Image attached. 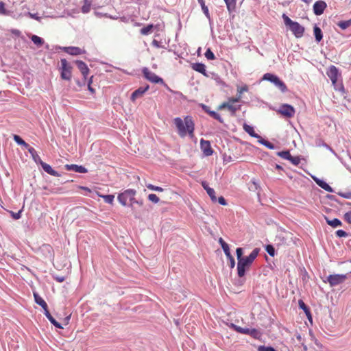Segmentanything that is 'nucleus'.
I'll return each instance as SVG.
<instances>
[{
	"label": "nucleus",
	"instance_id": "nucleus-43",
	"mask_svg": "<svg viewBox=\"0 0 351 351\" xmlns=\"http://www.w3.org/2000/svg\"><path fill=\"white\" fill-rule=\"evenodd\" d=\"M5 5V3L3 1H0V14L8 16L10 14V11L7 10Z\"/></svg>",
	"mask_w": 351,
	"mask_h": 351
},
{
	"label": "nucleus",
	"instance_id": "nucleus-46",
	"mask_svg": "<svg viewBox=\"0 0 351 351\" xmlns=\"http://www.w3.org/2000/svg\"><path fill=\"white\" fill-rule=\"evenodd\" d=\"M282 19L284 21V23L287 27H290L295 21H292L288 16H287L285 14H282Z\"/></svg>",
	"mask_w": 351,
	"mask_h": 351
},
{
	"label": "nucleus",
	"instance_id": "nucleus-22",
	"mask_svg": "<svg viewBox=\"0 0 351 351\" xmlns=\"http://www.w3.org/2000/svg\"><path fill=\"white\" fill-rule=\"evenodd\" d=\"M191 66L194 71L202 73L204 76H208L206 73V66L204 64L200 62H195L192 63Z\"/></svg>",
	"mask_w": 351,
	"mask_h": 351
},
{
	"label": "nucleus",
	"instance_id": "nucleus-39",
	"mask_svg": "<svg viewBox=\"0 0 351 351\" xmlns=\"http://www.w3.org/2000/svg\"><path fill=\"white\" fill-rule=\"evenodd\" d=\"M277 156L279 157L284 158L285 160H289V158L291 157V154L289 150H284L281 152H278L276 153Z\"/></svg>",
	"mask_w": 351,
	"mask_h": 351
},
{
	"label": "nucleus",
	"instance_id": "nucleus-23",
	"mask_svg": "<svg viewBox=\"0 0 351 351\" xmlns=\"http://www.w3.org/2000/svg\"><path fill=\"white\" fill-rule=\"evenodd\" d=\"M298 306L299 308L302 309L304 312L305 313L308 319L311 322H312V314L311 312V310L309 307L302 300H298Z\"/></svg>",
	"mask_w": 351,
	"mask_h": 351
},
{
	"label": "nucleus",
	"instance_id": "nucleus-17",
	"mask_svg": "<svg viewBox=\"0 0 351 351\" xmlns=\"http://www.w3.org/2000/svg\"><path fill=\"white\" fill-rule=\"evenodd\" d=\"M155 191L163 193V194L161 195L160 197H158L155 195V204L158 203L160 199H168L169 195L171 194V191L169 188L162 189L160 186H155Z\"/></svg>",
	"mask_w": 351,
	"mask_h": 351
},
{
	"label": "nucleus",
	"instance_id": "nucleus-35",
	"mask_svg": "<svg viewBox=\"0 0 351 351\" xmlns=\"http://www.w3.org/2000/svg\"><path fill=\"white\" fill-rule=\"evenodd\" d=\"M199 4L200 5L202 10L204 14L208 19H210V14L208 7L205 5L204 0H197Z\"/></svg>",
	"mask_w": 351,
	"mask_h": 351
},
{
	"label": "nucleus",
	"instance_id": "nucleus-53",
	"mask_svg": "<svg viewBox=\"0 0 351 351\" xmlns=\"http://www.w3.org/2000/svg\"><path fill=\"white\" fill-rule=\"evenodd\" d=\"M31 19H35L38 22H41V17L38 16V13L27 12V14Z\"/></svg>",
	"mask_w": 351,
	"mask_h": 351
},
{
	"label": "nucleus",
	"instance_id": "nucleus-44",
	"mask_svg": "<svg viewBox=\"0 0 351 351\" xmlns=\"http://www.w3.org/2000/svg\"><path fill=\"white\" fill-rule=\"evenodd\" d=\"M154 28L153 24H149L146 27L141 29V33L143 35H147L152 32V29Z\"/></svg>",
	"mask_w": 351,
	"mask_h": 351
},
{
	"label": "nucleus",
	"instance_id": "nucleus-34",
	"mask_svg": "<svg viewBox=\"0 0 351 351\" xmlns=\"http://www.w3.org/2000/svg\"><path fill=\"white\" fill-rule=\"evenodd\" d=\"M31 40L37 47H41L44 44L43 38L36 35H32L31 36Z\"/></svg>",
	"mask_w": 351,
	"mask_h": 351
},
{
	"label": "nucleus",
	"instance_id": "nucleus-54",
	"mask_svg": "<svg viewBox=\"0 0 351 351\" xmlns=\"http://www.w3.org/2000/svg\"><path fill=\"white\" fill-rule=\"evenodd\" d=\"M236 254H237V261H239V259H241L243 257V248L237 247L236 250Z\"/></svg>",
	"mask_w": 351,
	"mask_h": 351
},
{
	"label": "nucleus",
	"instance_id": "nucleus-58",
	"mask_svg": "<svg viewBox=\"0 0 351 351\" xmlns=\"http://www.w3.org/2000/svg\"><path fill=\"white\" fill-rule=\"evenodd\" d=\"M241 96L238 95L237 97H230L228 101L230 104H233L234 103L239 102L241 99Z\"/></svg>",
	"mask_w": 351,
	"mask_h": 351
},
{
	"label": "nucleus",
	"instance_id": "nucleus-15",
	"mask_svg": "<svg viewBox=\"0 0 351 351\" xmlns=\"http://www.w3.org/2000/svg\"><path fill=\"white\" fill-rule=\"evenodd\" d=\"M238 332L245 335H249L254 339H259L261 332L256 328H237Z\"/></svg>",
	"mask_w": 351,
	"mask_h": 351
},
{
	"label": "nucleus",
	"instance_id": "nucleus-1",
	"mask_svg": "<svg viewBox=\"0 0 351 351\" xmlns=\"http://www.w3.org/2000/svg\"><path fill=\"white\" fill-rule=\"evenodd\" d=\"M173 123L180 137H184L187 134L190 137L194 136L195 123L191 116L185 117L184 120L180 117H176L174 119Z\"/></svg>",
	"mask_w": 351,
	"mask_h": 351
},
{
	"label": "nucleus",
	"instance_id": "nucleus-30",
	"mask_svg": "<svg viewBox=\"0 0 351 351\" xmlns=\"http://www.w3.org/2000/svg\"><path fill=\"white\" fill-rule=\"evenodd\" d=\"M258 142L269 149H275L276 147L273 143L262 138L261 136V138L258 140Z\"/></svg>",
	"mask_w": 351,
	"mask_h": 351
},
{
	"label": "nucleus",
	"instance_id": "nucleus-64",
	"mask_svg": "<svg viewBox=\"0 0 351 351\" xmlns=\"http://www.w3.org/2000/svg\"><path fill=\"white\" fill-rule=\"evenodd\" d=\"M86 80H84V79L83 80V81H82V82H80V81H79V80H77V85H78L80 87H82V86H84V85L86 84Z\"/></svg>",
	"mask_w": 351,
	"mask_h": 351
},
{
	"label": "nucleus",
	"instance_id": "nucleus-8",
	"mask_svg": "<svg viewBox=\"0 0 351 351\" xmlns=\"http://www.w3.org/2000/svg\"><path fill=\"white\" fill-rule=\"evenodd\" d=\"M277 112L286 118H291L295 113L293 106L287 104H282Z\"/></svg>",
	"mask_w": 351,
	"mask_h": 351
},
{
	"label": "nucleus",
	"instance_id": "nucleus-62",
	"mask_svg": "<svg viewBox=\"0 0 351 351\" xmlns=\"http://www.w3.org/2000/svg\"><path fill=\"white\" fill-rule=\"evenodd\" d=\"M199 106H200V107L202 108V110H203L205 112H206L207 114H208V112H210V110L209 106H206V105H205V104H199Z\"/></svg>",
	"mask_w": 351,
	"mask_h": 351
},
{
	"label": "nucleus",
	"instance_id": "nucleus-61",
	"mask_svg": "<svg viewBox=\"0 0 351 351\" xmlns=\"http://www.w3.org/2000/svg\"><path fill=\"white\" fill-rule=\"evenodd\" d=\"M53 278L58 282H62L65 280V276H53Z\"/></svg>",
	"mask_w": 351,
	"mask_h": 351
},
{
	"label": "nucleus",
	"instance_id": "nucleus-63",
	"mask_svg": "<svg viewBox=\"0 0 351 351\" xmlns=\"http://www.w3.org/2000/svg\"><path fill=\"white\" fill-rule=\"evenodd\" d=\"M11 33H12L13 35H14V36H18V37H19V36H21V31H20V30H19V29H11Z\"/></svg>",
	"mask_w": 351,
	"mask_h": 351
},
{
	"label": "nucleus",
	"instance_id": "nucleus-2",
	"mask_svg": "<svg viewBox=\"0 0 351 351\" xmlns=\"http://www.w3.org/2000/svg\"><path fill=\"white\" fill-rule=\"evenodd\" d=\"M260 249L254 248L247 256L239 259L237 263V274L241 278L245 275L246 270L250 268L254 261L258 255Z\"/></svg>",
	"mask_w": 351,
	"mask_h": 351
},
{
	"label": "nucleus",
	"instance_id": "nucleus-13",
	"mask_svg": "<svg viewBox=\"0 0 351 351\" xmlns=\"http://www.w3.org/2000/svg\"><path fill=\"white\" fill-rule=\"evenodd\" d=\"M326 74L333 84L337 82L338 75L339 73L338 69L335 66H330L328 69V71H326Z\"/></svg>",
	"mask_w": 351,
	"mask_h": 351
},
{
	"label": "nucleus",
	"instance_id": "nucleus-50",
	"mask_svg": "<svg viewBox=\"0 0 351 351\" xmlns=\"http://www.w3.org/2000/svg\"><path fill=\"white\" fill-rule=\"evenodd\" d=\"M225 255L226 256L227 258L230 261V268H234V266H235V261H234V257L232 256L231 253L229 252L228 254H225Z\"/></svg>",
	"mask_w": 351,
	"mask_h": 351
},
{
	"label": "nucleus",
	"instance_id": "nucleus-25",
	"mask_svg": "<svg viewBox=\"0 0 351 351\" xmlns=\"http://www.w3.org/2000/svg\"><path fill=\"white\" fill-rule=\"evenodd\" d=\"M243 128L245 132H247L250 136L258 138V140L261 138V136L254 132V128L252 126L247 125V123H244Z\"/></svg>",
	"mask_w": 351,
	"mask_h": 351
},
{
	"label": "nucleus",
	"instance_id": "nucleus-31",
	"mask_svg": "<svg viewBox=\"0 0 351 351\" xmlns=\"http://www.w3.org/2000/svg\"><path fill=\"white\" fill-rule=\"evenodd\" d=\"M227 9L230 12L235 10L237 0H224Z\"/></svg>",
	"mask_w": 351,
	"mask_h": 351
},
{
	"label": "nucleus",
	"instance_id": "nucleus-4",
	"mask_svg": "<svg viewBox=\"0 0 351 351\" xmlns=\"http://www.w3.org/2000/svg\"><path fill=\"white\" fill-rule=\"evenodd\" d=\"M61 66L59 68L60 78L65 81H71L72 77L73 66L68 61L63 58L60 60Z\"/></svg>",
	"mask_w": 351,
	"mask_h": 351
},
{
	"label": "nucleus",
	"instance_id": "nucleus-12",
	"mask_svg": "<svg viewBox=\"0 0 351 351\" xmlns=\"http://www.w3.org/2000/svg\"><path fill=\"white\" fill-rule=\"evenodd\" d=\"M200 147L203 152L204 155L206 156H210L213 153L210 143L208 141L202 138L200 140Z\"/></svg>",
	"mask_w": 351,
	"mask_h": 351
},
{
	"label": "nucleus",
	"instance_id": "nucleus-29",
	"mask_svg": "<svg viewBox=\"0 0 351 351\" xmlns=\"http://www.w3.org/2000/svg\"><path fill=\"white\" fill-rule=\"evenodd\" d=\"M69 54L72 56H77L85 53V50L78 47H69Z\"/></svg>",
	"mask_w": 351,
	"mask_h": 351
},
{
	"label": "nucleus",
	"instance_id": "nucleus-48",
	"mask_svg": "<svg viewBox=\"0 0 351 351\" xmlns=\"http://www.w3.org/2000/svg\"><path fill=\"white\" fill-rule=\"evenodd\" d=\"M258 351H277L271 346H259L257 348Z\"/></svg>",
	"mask_w": 351,
	"mask_h": 351
},
{
	"label": "nucleus",
	"instance_id": "nucleus-11",
	"mask_svg": "<svg viewBox=\"0 0 351 351\" xmlns=\"http://www.w3.org/2000/svg\"><path fill=\"white\" fill-rule=\"evenodd\" d=\"M327 7V4L324 1L319 0L315 2L313 10L315 15L319 16L322 14Z\"/></svg>",
	"mask_w": 351,
	"mask_h": 351
},
{
	"label": "nucleus",
	"instance_id": "nucleus-60",
	"mask_svg": "<svg viewBox=\"0 0 351 351\" xmlns=\"http://www.w3.org/2000/svg\"><path fill=\"white\" fill-rule=\"evenodd\" d=\"M162 24H160L159 23L155 24V36L158 35L157 32L160 30H162Z\"/></svg>",
	"mask_w": 351,
	"mask_h": 351
},
{
	"label": "nucleus",
	"instance_id": "nucleus-47",
	"mask_svg": "<svg viewBox=\"0 0 351 351\" xmlns=\"http://www.w3.org/2000/svg\"><path fill=\"white\" fill-rule=\"evenodd\" d=\"M288 160L290 161L294 165H298L300 162L301 159L300 156L294 157L291 155V157L289 158Z\"/></svg>",
	"mask_w": 351,
	"mask_h": 351
},
{
	"label": "nucleus",
	"instance_id": "nucleus-26",
	"mask_svg": "<svg viewBox=\"0 0 351 351\" xmlns=\"http://www.w3.org/2000/svg\"><path fill=\"white\" fill-rule=\"evenodd\" d=\"M313 34L315 36V41L317 43H319L323 38V33L320 27H319L317 25H315L313 27Z\"/></svg>",
	"mask_w": 351,
	"mask_h": 351
},
{
	"label": "nucleus",
	"instance_id": "nucleus-55",
	"mask_svg": "<svg viewBox=\"0 0 351 351\" xmlns=\"http://www.w3.org/2000/svg\"><path fill=\"white\" fill-rule=\"evenodd\" d=\"M247 90H248V86L245 84L241 87L237 88V92H238L239 95H240V96H241L242 93H243L244 92H247Z\"/></svg>",
	"mask_w": 351,
	"mask_h": 351
},
{
	"label": "nucleus",
	"instance_id": "nucleus-7",
	"mask_svg": "<svg viewBox=\"0 0 351 351\" xmlns=\"http://www.w3.org/2000/svg\"><path fill=\"white\" fill-rule=\"evenodd\" d=\"M349 274H330L327 276L324 282H328L330 287H335L342 284L348 278Z\"/></svg>",
	"mask_w": 351,
	"mask_h": 351
},
{
	"label": "nucleus",
	"instance_id": "nucleus-52",
	"mask_svg": "<svg viewBox=\"0 0 351 351\" xmlns=\"http://www.w3.org/2000/svg\"><path fill=\"white\" fill-rule=\"evenodd\" d=\"M335 234L337 237H347L348 236V234L343 230H337Z\"/></svg>",
	"mask_w": 351,
	"mask_h": 351
},
{
	"label": "nucleus",
	"instance_id": "nucleus-14",
	"mask_svg": "<svg viewBox=\"0 0 351 351\" xmlns=\"http://www.w3.org/2000/svg\"><path fill=\"white\" fill-rule=\"evenodd\" d=\"M74 62L76 64L77 69L81 72L82 75H83V78H84V80H86L88 75L89 74L90 72V70L87 64L82 60H75Z\"/></svg>",
	"mask_w": 351,
	"mask_h": 351
},
{
	"label": "nucleus",
	"instance_id": "nucleus-10",
	"mask_svg": "<svg viewBox=\"0 0 351 351\" xmlns=\"http://www.w3.org/2000/svg\"><path fill=\"white\" fill-rule=\"evenodd\" d=\"M241 105H233L229 102H223L220 106H219L218 110L227 108L230 112L231 116L234 117L236 115L237 111L241 110Z\"/></svg>",
	"mask_w": 351,
	"mask_h": 351
},
{
	"label": "nucleus",
	"instance_id": "nucleus-51",
	"mask_svg": "<svg viewBox=\"0 0 351 351\" xmlns=\"http://www.w3.org/2000/svg\"><path fill=\"white\" fill-rule=\"evenodd\" d=\"M85 4L82 8V12L83 13H88L90 10V3H88V0H84Z\"/></svg>",
	"mask_w": 351,
	"mask_h": 351
},
{
	"label": "nucleus",
	"instance_id": "nucleus-3",
	"mask_svg": "<svg viewBox=\"0 0 351 351\" xmlns=\"http://www.w3.org/2000/svg\"><path fill=\"white\" fill-rule=\"evenodd\" d=\"M34 298L35 302L43 308L44 314L49 319V321L51 322V324H53L57 328L62 329L63 326H62V324L57 322L56 319L49 313L48 310V306L46 302L36 292H34Z\"/></svg>",
	"mask_w": 351,
	"mask_h": 351
},
{
	"label": "nucleus",
	"instance_id": "nucleus-21",
	"mask_svg": "<svg viewBox=\"0 0 351 351\" xmlns=\"http://www.w3.org/2000/svg\"><path fill=\"white\" fill-rule=\"evenodd\" d=\"M40 165H41L43 169L48 174L56 177H60L61 176L60 173L53 169L49 164L43 161L41 163H40Z\"/></svg>",
	"mask_w": 351,
	"mask_h": 351
},
{
	"label": "nucleus",
	"instance_id": "nucleus-32",
	"mask_svg": "<svg viewBox=\"0 0 351 351\" xmlns=\"http://www.w3.org/2000/svg\"><path fill=\"white\" fill-rule=\"evenodd\" d=\"M219 243L223 249L225 254H228L229 252H230L228 244L222 238H219Z\"/></svg>",
	"mask_w": 351,
	"mask_h": 351
},
{
	"label": "nucleus",
	"instance_id": "nucleus-57",
	"mask_svg": "<svg viewBox=\"0 0 351 351\" xmlns=\"http://www.w3.org/2000/svg\"><path fill=\"white\" fill-rule=\"evenodd\" d=\"M338 195L343 198H346V199L351 198V192H348V193L339 192Z\"/></svg>",
	"mask_w": 351,
	"mask_h": 351
},
{
	"label": "nucleus",
	"instance_id": "nucleus-18",
	"mask_svg": "<svg viewBox=\"0 0 351 351\" xmlns=\"http://www.w3.org/2000/svg\"><path fill=\"white\" fill-rule=\"evenodd\" d=\"M313 180L315 182V183L322 189H324L327 192L333 193L334 190L333 189L327 184L324 180L318 178L316 176H312Z\"/></svg>",
	"mask_w": 351,
	"mask_h": 351
},
{
	"label": "nucleus",
	"instance_id": "nucleus-40",
	"mask_svg": "<svg viewBox=\"0 0 351 351\" xmlns=\"http://www.w3.org/2000/svg\"><path fill=\"white\" fill-rule=\"evenodd\" d=\"M208 114H209L213 119L217 120L219 123H223V119L221 117L219 114H218L215 111H213V110H210V112H208Z\"/></svg>",
	"mask_w": 351,
	"mask_h": 351
},
{
	"label": "nucleus",
	"instance_id": "nucleus-24",
	"mask_svg": "<svg viewBox=\"0 0 351 351\" xmlns=\"http://www.w3.org/2000/svg\"><path fill=\"white\" fill-rule=\"evenodd\" d=\"M324 219L326 220V223L333 228L342 226L343 225L341 221L337 218L330 219L327 216H324Z\"/></svg>",
	"mask_w": 351,
	"mask_h": 351
},
{
	"label": "nucleus",
	"instance_id": "nucleus-59",
	"mask_svg": "<svg viewBox=\"0 0 351 351\" xmlns=\"http://www.w3.org/2000/svg\"><path fill=\"white\" fill-rule=\"evenodd\" d=\"M217 202H218L221 205H227V202L223 196H220L219 197L217 198Z\"/></svg>",
	"mask_w": 351,
	"mask_h": 351
},
{
	"label": "nucleus",
	"instance_id": "nucleus-5",
	"mask_svg": "<svg viewBox=\"0 0 351 351\" xmlns=\"http://www.w3.org/2000/svg\"><path fill=\"white\" fill-rule=\"evenodd\" d=\"M263 80L273 83L278 88L281 90L282 93H286L287 91V87L285 82L275 74L267 73L263 75Z\"/></svg>",
	"mask_w": 351,
	"mask_h": 351
},
{
	"label": "nucleus",
	"instance_id": "nucleus-37",
	"mask_svg": "<svg viewBox=\"0 0 351 351\" xmlns=\"http://www.w3.org/2000/svg\"><path fill=\"white\" fill-rule=\"evenodd\" d=\"M316 145H317V146H319V147L323 146V147H326V149H328V150H330L331 152L335 153V151L333 150V149L330 146H329L328 144H326L321 138L316 140Z\"/></svg>",
	"mask_w": 351,
	"mask_h": 351
},
{
	"label": "nucleus",
	"instance_id": "nucleus-28",
	"mask_svg": "<svg viewBox=\"0 0 351 351\" xmlns=\"http://www.w3.org/2000/svg\"><path fill=\"white\" fill-rule=\"evenodd\" d=\"M14 141L19 145L23 146L24 148L28 149L31 147L28 143H27L20 136L17 134H14L13 136Z\"/></svg>",
	"mask_w": 351,
	"mask_h": 351
},
{
	"label": "nucleus",
	"instance_id": "nucleus-41",
	"mask_svg": "<svg viewBox=\"0 0 351 351\" xmlns=\"http://www.w3.org/2000/svg\"><path fill=\"white\" fill-rule=\"evenodd\" d=\"M155 84H161L167 88V90H168L169 92H172V90L167 86V84H165L163 79L156 75H155Z\"/></svg>",
	"mask_w": 351,
	"mask_h": 351
},
{
	"label": "nucleus",
	"instance_id": "nucleus-19",
	"mask_svg": "<svg viewBox=\"0 0 351 351\" xmlns=\"http://www.w3.org/2000/svg\"><path fill=\"white\" fill-rule=\"evenodd\" d=\"M65 169L67 171H73L77 173H85L88 172V169L85 168L84 166L78 165L75 164H71V165H64Z\"/></svg>",
	"mask_w": 351,
	"mask_h": 351
},
{
	"label": "nucleus",
	"instance_id": "nucleus-33",
	"mask_svg": "<svg viewBox=\"0 0 351 351\" xmlns=\"http://www.w3.org/2000/svg\"><path fill=\"white\" fill-rule=\"evenodd\" d=\"M95 193L99 196V197H101L104 202L106 203H108V204H112L113 203V201H114V196L113 195H101L99 194V193L97 191H95Z\"/></svg>",
	"mask_w": 351,
	"mask_h": 351
},
{
	"label": "nucleus",
	"instance_id": "nucleus-56",
	"mask_svg": "<svg viewBox=\"0 0 351 351\" xmlns=\"http://www.w3.org/2000/svg\"><path fill=\"white\" fill-rule=\"evenodd\" d=\"M343 219L349 224H351V211L347 212L343 215Z\"/></svg>",
	"mask_w": 351,
	"mask_h": 351
},
{
	"label": "nucleus",
	"instance_id": "nucleus-38",
	"mask_svg": "<svg viewBox=\"0 0 351 351\" xmlns=\"http://www.w3.org/2000/svg\"><path fill=\"white\" fill-rule=\"evenodd\" d=\"M337 25L342 29H346L351 25V19L348 21H341Z\"/></svg>",
	"mask_w": 351,
	"mask_h": 351
},
{
	"label": "nucleus",
	"instance_id": "nucleus-27",
	"mask_svg": "<svg viewBox=\"0 0 351 351\" xmlns=\"http://www.w3.org/2000/svg\"><path fill=\"white\" fill-rule=\"evenodd\" d=\"M28 152L31 154L32 159L36 164L40 165V163H41L43 162L40 157L38 155L36 151L35 150V149L34 147H30L28 149Z\"/></svg>",
	"mask_w": 351,
	"mask_h": 351
},
{
	"label": "nucleus",
	"instance_id": "nucleus-36",
	"mask_svg": "<svg viewBox=\"0 0 351 351\" xmlns=\"http://www.w3.org/2000/svg\"><path fill=\"white\" fill-rule=\"evenodd\" d=\"M143 73L146 79H147L151 82L154 83V74L150 73L147 68H143Z\"/></svg>",
	"mask_w": 351,
	"mask_h": 351
},
{
	"label": "nucleus",
	"instance_id": "nucleus-6",
	"mask_svg": "<svg viewBox=\"0 0 351 351\" xmlns=\"http://www.w3.org/2000/svg\"><path fill=\"white\" fill-rule=\"evenodd\" d=\"M136 191L133 189H128L118 195V200L123 206L132 204L134 200Z\"/></svg>",
	"mask_w": 351,
	"mask_h": 351
},
{
	"label": "nucleus",
	"instance_id": "nucleus-49",
	"mask_svg": "<svg viewBox=\"0 0 351 351\" xmlns=\"http://www.w3.org/2000/svg\"><path fill=\"white\" fill-rule=\"evenodd\" d=\"M22 211L23 209H21L17 213H14L13 211H10L9 213L13 219H19L21 217Z\"/></svg>",
	"mask_w": 351,
	"mask_h": 351
},
{
	"label": "nucleus",
	"instance_id": "nucleus-45",
	"mask_svg": "<svg viewBox=\"0 0 351 351\" xmlns=\"http://www.w3.org/2000/svg\"><path fill=\"white\" fill-rule=\"evenodd\" d=\"M204 55L205 57L209 60H213L215 59V56L210 48L206 49Z\"/></svg>",
	"mask_w": 351,
	"mask_h": 351
},
{
	"label": "nucleus",
	"instance_id": "nucleus-9",
	"mask_svg": "<svg viewBox=\"0 0 351 351\" xmlns=\"http://www.w3.org/2000/svg\"><path fill=\"white\" fill-rule=\"evenodd\" d=\"M289 28L296 38L303 36L305 29L299 23L295 21Z\"/></svg>",
	"mask_w": 351,
	"mask_h": 351
},
{
	"label": "nucleus",
	"instance_id": "nucleus-42",
	"mask_svg": "<svg viewBox=\"0 0 351 351\" xmlns=\"http://www.w3.org/2000/svg\"><path fill=\"white\" fill-rule=\"evenodd\" d=\"M265 251L271 256H274L276 254V250L273 245L268 244L265 247Z\"/></svg>",
	"mask_w": 351,
	"mask_h": 351
},
{
	"label": "nucleus",
	"instance_id": "nucleus-16",
	"mask_svg": "<svg viewBox=\"0 0 351 351\" xmlns=\"http://www.w3.org/2000/svg\"><path fill=\"white\" fill-rule=\"evenodd\" d=\"M149 88V86L148 84L139 87L132 93L130 99L134 101L137 98L141 97Z\"/></svg>",
	"mask_w": 351,
	"mask_h": 351
},
{
	"label": "nucleus",
	"instance_id": "nucleus-20",
	"mask_svg": "<svg viewBox=\"0 0 351 351\" xmlns=\"http://www.w3.org/2000/svg\"><path fill=\"white\" fill-rule=\"evenodd\" d=\"M201 184L202 187L206 190L212 202H217V197L215 195V190L213 188H210L206 181H202Z\"/></svg>",
	"mask_w": 351,
	"mask_h": 351
}]
</instances>
